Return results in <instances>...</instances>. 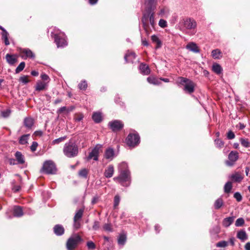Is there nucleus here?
<instances>
[{"mask_svg": "<svg viewBox=\"0 0 250 250\" xmlns=\"http://www.w3.org/2000/svg\"><path fill=\"white\" fill-rule=\"evenodd\" d=\"M120 202V196L118 195H116L114 197V208H116L119 205Z\"/></svg>", "mask_w": 250, "mask_h": 250, "instance_id": "nucleus-47", "label": "nucleus"}, {"mask_svg": "<svg viewBox=\"0 0 250 250\" xmlns=\"http://www.w3.org/2000/svg\"><path fill=\"white\" fill-rule=\"evenodd\" d=\"M16 160L13 158H10L8 159V162L10 165H15L18 164L17 162H16Z\"/></svg>", "mask_w": 250, "mask_h": 250, "instance_id": "nucleus-63", "label": "nucleus"}, {"mask_svg": "<svg viewBox=\"0 0 250 250\" xmlns=\"http://www.w3.org/2000/svg\"><path fill=\"white\" fill-rule=\"evenodd\" d=\"M15 156L17 162V164L21 165L24 164L25 158L21 152L17 151L15 154Z\"/></svg>", "mask_w": 250, "mask_h": 250, "instance_id": "nucleus-18", "label": "nucleus"}, {"mask_svg": "<svg viewBox=\"0 0 250 250\" xmlns=\"http://www.w3.org/2000/svg\"><path fill=\"white\" fill-rule=\"evenodd\" d=\"M41 77L42 79L44 81H47L48 82L50 80L49 76L44 73L42 74L41 75Z\"/></svg>", "mask_w": 250, "mask_h": 250, "instance_id": "nucleus-61", "label": "nucleus"}, {"mask_svg": "<svg viewBox=\"0 0 250 250\" xmlns=\"http://www.w3.org/2000/svg\"><path fill=\"white\" fill-rule=\"evenodd\" d=\"M152 10H148L146 13L143 14L142 19V22L143 25V27L146 32H148V23L147 21H149L150 24L152 27H154L155 25L154 20V13L152 12Z\"/></svg>", "mask_w": 250, "mask_h": 250, "instance_id": "nucleus-4", "label": "nucleus"}, {"mask_svg": "<svg viewBox=\"0 0 250 250\" xmlns=\"http://www.w3.org/2000/svg\"><path fill=\"white\" fill-rule=\"evenodd\" d=\"M139 141L140 137L137 134H129L126 139V143L129 146H135L139 144Z\"/></svg>", "mask_w": 250, "mask_h": 250, "instance_id": "nucleus-8", "label": "nucleus"}, {"mask_svg": "<svg viewBox=\"0 0 250 250\" xmlns=\"http://www.w3.org/2000/svg\"><path fill=\"white\" fill-rule=\"evenodd\" d=\"M8 33L7 31L2 32V38L4 41V43L6 45L9 44V42L8 40Z\"/></svg>", "mask_w": 250, "mask_h": 250, "instance_id": "nucleus-38", "label": "nucleus"}, {"mask_svg": "<svg viewBox=\"0 0 250 250\" xmlns=\"http://www.w3.org/2000/svg\"><path fill=\"white\" fill-rule=\"evenodd\" d=\"M232 188V184L231 182H228L225 185L224 191L226 193H229L230 191Z\"/></svg>", "mask_w": 250, "mask_h": 250, "instance_id": "nucleus-39", "label": "nucleus"}, {"mask_svg": "<svg viewBox=\"0 0 250 250\" xmlns=\"http://www.w3.org/2000/svg\"><path fill=\"white\" fill-rule=\"evenodd\" d=\"M159 25L162 28H165L167 26V22L164 19H160L159 21Z\"/></svg>", "mask_w": 250, "mask_h": 250, "instance_id": "nucleus-53", "label": "nucleus"}, {"mask_svg": "<svg viewBox=\"0 0 250 250\" xmlns=\"http://www.w3.org/2000/svg\"><path fill=\"white\" fill-rule=\"evenodd\" d=\"M24 125L28 128H31L34 124V121L31 118H26L24 121Z\"/></svg>", "mask_w": 250, "mask_h": 250, "instance_id": "nucleus-33", "label": "nucleus"}, {"mask_svg": "<svg viewBox=\"0 0 250 250\" xmlns=\"http://www.w3.org/2000/svg\"><path fill=\"white\" fill-rule=\"evenodd\" d=\"M216 147L218 148H222L224 145L223 141L219 139H216L214 141Z\"/></svg>", "mask_w": 250, "mask_h": 250, "instance_id": "nucleus-44", "label": "nucleus"}, {"mask_svg": "<svg viewBox=\"0 0 250 250\" xmlns=\"http://www.w3.org/2000/svg\"><path fill=\"white\" fill-rule=\"evenodd\" d=\"M80 220H73V227L75 229H78L81 227Z\"/></svg>", "mask_w": 250, "mask_h": 250, "instance_id": "nucleus-52", "label": "nucleus"}, {"mask_svg": "<svg viewBox=\"0 0 250 250\" xmlns=\"http://www.w3.org/2000/svg\"><path fill=\"white\" fill-rule=\"evenodd\" d=\"M184 27L190 30H194L197 27V22L195 20L188 18L183 20Z\"/></svg>", "mask_w": 250, "mask_h": 250, "instance_id": "nucleus-9", "label": "nucleus"}, {"mask_svg": "<svg viewBox=\"0 0 250 250\" xmlns=\"http://www.w3.org/2000/svg\"><path fill=\"white\" fill-rule=\"evenodd\" d=\"M83 118V115L81 113H76L74 115V119L76 122H80Z\"/></svg>", "mask_w": 250, "mask_h": 250, "instance_id": "nucleus-42", "label": "nucleus"}, {"mask_svg": "<svg viewBox=\"0 0 250 250\" xmlns=\"http://www.w3.org/2000/svg\"><path fill=\"white\" fill-rule=\"evenodd\" d=\"M103 229L104 230H105L106 231H112L111 225V224H110V223L105 224L103 226Z\"/></svg>", "mask_w": 250, "mask_h": 250, "instance_id": "nucleus-50", "label": "nucleus"}, {"mask_svg": "<svg viewBox=\"0 0 250 250\" xmlns=\"http://www.w3.org/2000/svg\"><path fill=\"white\" fill-rule=\"evenodd\" d=\"M20 81L24 84L28 83L29 82V80L28 79V76H23L22 77H20Z\"/></svg>", "mask_w": 250, "mask_h": 250, "instance_id": "nucleus-56", "label": "nucleus"}, {"mask_svg": "<svg viewBox=\"0 0 250 250\" xmlns=\"http://www.w3.org/2000/svg\"><path fill=\"white\" fill-rule=\"evenodd\" d=\"M54 232L58 236L62 235L64 232V229L63 226L61 225H56L54 226Z\"/></svg>", "mask_w": 250, "mask_h": 250, "instance_id": "nucleus-17", "label": "nucleus"}, {"mask_svg": "<svg viewBox=\"0 0 250 250\" xmlns=\"http://www.w3.org/2000/svg\"><path fill=\"white\" fill-rule=\"evenodd\" d=\"M212 71L217 74L222 73L223 69L221 65L217 63H213L212 66Z\"/></svg>", "mask_w": 250, "mask_h": 250, "instance_id": "nucleus-26", "label": "nucleus"}, {"mask_svg": "<svg viewBox=\"0 0 250 250\" xmlns=\"http://www.w3.org/2000/svg\"><path fill=\"white\" fill-rule=\"evenodd\" d=\"M238 158V153L235 151H231L228 156L229 160L226 161V165L229 167L233 166Z\"/></svg>", "mask_w": 250, "mask_h": 250, "instance_id": "nucleus-10", "label": "nucleus"}, {"mask_svg": "<svg viewBox=\"0 0 250 250\" xmlns=\"http://www.w3.org/2000/svg\"><path fill=\"white\" fill-rule=\"evenodd\" d=\"M86 245L89 249L94 250L96 248L95 244L92 241H88Z\"/></svg>", "mask_w": 250, "mask_h": 250, "instance_id": "nucleus-55", "label": "nucleus"}, {"mask_svg": "<svg viewBox=\"0 0 250 250\" xmlns=\"http://www.w3.org/2000/svg\"><path fill=\"white\" fill-rule=\"evenodd\" d=\"M38 144L36 142H33L32 144L30 146V149L32 152H34L36 150Z\"/></svg>", "mask_w": 250, "mask_h": 250, "instance_id": "nucleus-58", "label": "nucleus"}, {"mask_svg": "<svg viewBox=\"0 0 250 250\" xmlns=\"http://www.w3.org/2000/svg\"><path fill=\"white\" fill-rule=\"evenodd\" d=\"M233 196H234V198H235V199L236 200V201L237 202H240L242 200V196L241 195V194L238 192H235Z\"/></svg>", "mask_w": 250, "mask_h": 250, "instance_id": "nucleus-54", "label": "nucleus"}, {"mask_svg": "<svg viewBox=\"0 0 250 250\" xmlns=\"http://www.w3.org/2000/svg\"><path fill=\"white\" fill-rule=\"evenodd\" d=\"M83 211L84 209L82 208L78 210L75 213L73 220H80L83 216Z\"/></svg>", "mask_w": 250, "mask_h": 250, "instance_id": "nucleus-32", "label": "nucleus"}, {"mask_svg": "<svg viewBox=\"0 0 250 250\" xmlns=\"http://www.w3.org/2000/svg\"><path fill=\"white\" fill-rule=\"evenodd\" d=\"M92 119L96 123H100L102 120V114L100 112H94L92 115Z\"/></svg>", "mask_w": 250, "mask_h": 250, "instance_id": "nucleus-28", "label": "nucleus"}, {"mask_svg": "<svg viewBox=\"0 0 250 250\" xmlns=\"http://www.w3.org/2000/svg\"><path fill=\"white\" fill-rule=\"evenodd\" d=\"M66 139V136H64V137H60L59 138L56 139H55V140L53 141L52 144H53V145L58 144L60 143H61V142L63 141L64 140H65Z\"/></svg>", "mask_w": 250, "mask_h": 250, "instance_id": "nucleus-48", "label": "nucleus"}, {"mask_svg": "<svg viewBox=\"0 0 250 250\" xmlns=\"http://www.w3.org/2000/svg\"><path fill=\"white\" fill-rule=\"evenodd\" d=\"M244 223V219L243 218H239L235 221V225L236 227H241Z\"/></svg>", "mask_w": 250, "mask_h": 250, "instance_id": "nucleus-43", "label": "nucleus"}, {"mask_svg": "<svg viewBox=\"0 0 250 250\" xmlns=\"http://www.w3.org/2000/svg\"><path fill=\"white\" fill-rule=\"evenodd\" d=\"M47 86V83L39 81L37 83L36 90L41 91L44 90Z\"/></svg>", "mask_w": 250, "mask_h": 250, "instance_id": "nucleus-27", "label": "nucleus"}, {"mask_svg": "<svg viewBox=\"0 0 250 250\" xmlns=\"http://www.w3.org/2000/svg\"><path fill=\"white\" fill-rule=\"evenodd\" d=\"M20 52L21 57L24 59L27 58L32 59H34L35 58L34 54L28 48L21 49Z\"/></svg>", "mask_w": 250, "mask_h": 250, "instance_id": "nucleus-13", "label": "nucleus"}, {"mask_svg": "<svg viewBox=\"0 0 250 250\" xmlns=\"http://www.w3.org/2000/svg\"><path fill=\"white\" fill-rule=\"evenodd\" d=\"M118 170L119 175L115 177L113 180L123 186H128L130 183L131 177L127 163L124 162L120 163L118 166Z\"/></svg>", "mask_w": 250, "mask_h": 250, "instance_id": "nucleus-1", "label": "nucleus"}, {"mask_svg": "<svg viewBox=\"0 0 250 250\" xmlns=\"http://www.w3.org/2000/svg\"><path fill=\"white\" fill-rule=\"evenodd\" d=\"M157 0H145V4L147 6L148 10H153L156 7Z\"/></svg>", "mask_w": 250, "mask_h": 250, "instance_id": "nucleus-20", "label": "nucleus"}, {"mask_svg": "<svg viewBox=\"0 0 250 250\" xmlns=\"http://www.w3.org/2000/svg\"><path fill=\"white\" fill-rule=\"evenodd\" d=\"M151 40L153 42L157 43L158 44H161V42L156 35H153L151 36Z\"/></svg>", "mask_w": 250, "mask_h": 250, "instance_id": "nucleus-57", "label": "nucleus"}, {"mask_svg": "<svg viewBox=\"0 0 250 250\" xmlns=\"http://www.w3.org/2000/svg\"><path fill=\"white\" fill-rule=\"evenodd\" d=\"M5 58L7 62L10 65H14L17 62V57L14 55L7 54Z\"/></svg>", "mask_w": 250, "mask_h": 250, "instance_id": "nucleus-19", "label": "nucleus"}, {"mask_svg": "<svg viewBox=\"0 0 250 250\" xmlns=\"http://www.w3.org/2000/svg\"><path fill=\"white\" fill-rule=\"evenodd\" d=\"M186 48L194 53H199L200 52V49L197 44L193 42L188 43L186 45Z\"/></svg>", "mask_w": 250, "mask_h": 250, "instance_id": "nucleus-16", "label": "nucleus"}, {"mask_svg": "<svg viewBox=\"0 0 250 250\" xmlns=\"http://www.w3.org/2000/svg\"><path fill=\"white\" fill-rule=\"evenodd\" d=\"M51 36L54 38L58 47H63L67 45L66 37L64 33L58 29H53L51 32Z\"/></svg>", "mask_w": 250, "mask_h": 250, "instance_id": "nucleus-2", "label": "nucleus"}, {"mask_svg": "<svg viewBox=\"0 0 250 250\" xmlns=\"http://www.w3.org/2000/svg\"><path fill=\"white\" fill-rule=\"evenodd\" d=\"M63 152L64 154L68 158L74 157L78 154V146L75 143L69 142L65 144Z\"/></svg>", "mask_w": 250, "mask_h": 250, "instance_id": "nucleus-3", "label": "nucleus"}, {"mask_svg": "<svg viewBox=\"0 0 250 250\" xmlns=\"http://www.w3.org/2000/svg\"><path fill=\"white\" fill-rule=\"evenodd\" d=\"M245 250H250V242H247L245 245Z\"/></svg>", "mask_w": 250, "mask_h": 250, "instance_id": "nucleus-64", "label": "nucleus"}, {"mask_svg": "<svg viewBox=\"0 0 250 250\" xmlns=\"http://www.w3.org/2000/svg\"><path fill=\"white\" fill-rule=\"evenodd\" d=\"M169 11L167 8H164L160 10L158 13V15L162 17H167L168 15Z\"/></svg>", "mask_w": 250, "mask_h": 250, "instance_id": "nucleus-35", "label": "nucleus"}, {"mask_svg": "<svg viewBox=\"0 0 250 250\" xmlns=\"http://www.w3.org/2000/svg\"><path fill=\"white\" fill-rule=\"evenodd\" d=\"M64 111L67 113V107H66V106H62L58 110L57 112L58 113H61Z\"/></svg>", "mask_w": 250, "mask_h": 250, "instance_id": "nucleus-62", "label": "nucleus"}, {"mask_svg": "<svg viewBox=\"0 0 250 250\" xmlns=\"http://www.w3.org/2000/svg\"><path fill=\"white\" fill-rule=\"evenodd\" d=\"M211 56L215 59H219L222 57L221 52L218 49L213 50L211 52Z\"/></svg>", "mask_w": 250, "mask_h": 250, "instance_id": "nucleus-30", "label": "nucleus"}, {"mask_svg": "<svg viewBox=\"0 0 250 250\" xmlns=\"http://www.w3.org/2000/svg\"><path fill=\"white\" fill-rule=\"evenodd\" d=\"M25 63L24 62H21L18 66L16 68L15 71L16 73H18L23 70L24 68L25 67Z\"/></svg>", "mask_w": 250, "mask_h": 250, "instance_id": "nucleus-41", "label": "nucleus"}, {"mask_svg": "<svg viewBox=\"0 0 250 250\" xmlns=\"http://www.w3.org/2000/svg\"><path fill=\"white\" fill-rule=\"evenodd\" d=\"M234 217H229L224 219L222 222V224L224 227L227 228L229 227L234 221Z\"/></svg>", "mask_w": 250, "mask_h": 250, "instance_id": "nucleus-22", "label": "nucleus"}, {"mask_svg": "<svg viewBox=\"0 0 250 250\" xmlns=\"http://www.w3.org/2000/svg\"><path fill=\"white\" fill-rule=\"evenodd\" d=\"M140 70L141 72L144 75H148L150 73V69L148 65L146 64L141 63L140 65Z\"/></svg>", "mask_w": 250, "mask_h": 250, "instance_id": "nucleus-25", "label": "nucleus"}, {"mask_svg": "<svg viewBox=\"0 0 250 250\" xmlns=\"http://www.w3.org/2000/svg\"><path fill=\"white\" fill-rule=\"evenodd\" d=\"M223 201L221 198L217 199L214 202V208L216 209H218L223 206Z\"/></svg>", "mask_w": 250, "mask_h": 250, "instance_id": "nucleus-34", "label": "nucleus"}, {"mask_svg": "<svg viewBox=\"0 0 250 250\" xmlns=\"http://www.w3.org/2000/svg\"><path fill=\"white\" fill-rule=\"evenodd\" d=\"M235 134L232 131H229L227 133V138L229 139H233L235 138Z\"/></svg>", "mask_w": 250, "mask_h": 250, "instance_id": "nucleus-60", "label": "nucleus"}, {"mask_svg": "<svg viewBox=\"0 0 250 250\" xmlns=\"http://www.w3.org/2000/svg\"><path fill=\"white\" fill-rule=\"evenodd\" d=\"M108 125L113 131H117L121 130L124 126L122 122L119 120H114L109 122Z\"/></svg>", "mask_w": 250, "mask_h": 250, "instance_id": "nucleus-11", "label": "nucleus"}, {"mask_svg": "<svg viewBox=\"0 0 250 250\" xmlns=\"http://www.w3.org/2000/svg\"><path fill=\"white\" fill-rule=\"evenodd\" d=\"M229 178L232 182L239 183L243 179L242 173L240 172H234L229 176Z\"/></svg>", "mask_w": 250, "mask_h": 250, "instance_id": "nucleus-12", "label": "nucleus"}, {"mask_svg": "<svg viewBox=\"0 0 250 250\" xmlns=\"http://www.w3.org/2000/svg\"><path fill=\"white\" fill-rule=\"evenodd\" d=\"M83 241L81 236L78 234L72 235L67 240L66 248L67 250H74L78 245Z\"/></svg>", "mask_w": 250, "mask_h": 250, "instance_id": "nucleus-5", "label": "nucleus"}, {"mask_svg": "<svg viewBox=\"0 0 250 250\" xmlns=\"http://www.w3.org/2000/svg\"><path fill=\"white\" fill-rule=\"evenodd\" d=\"M57 169L54 163L48 160L44 162L41 171L48 174H53L56 172Z\"/></svg>", "mask_w": 250, "mask_h": 250, "instance_id": "nucleus-7", "label": "nucleus"}, {"mask_svg": "<svg viewBox=\"0 0 250 250\" xmlns=\"http://www.w3.org/2000/svg\"><path fill=\"white\" fill-rule=\"evenodd\" d=\"M126 237L125 234H120L118 240L119 244L121 245H124L126 242Z\"/></svg>", "mask_w": 250, "mask_h": 250, "instance_id": "nucleus-37", "label": "nucleus"}, {"mask_svg": "<svg viewBox=\"0 0 250 250\" xmlns=\"http://www.w3.org/2000/svg\"><path fill=\"white\" fill-rule=\"evenodd\" d=\"M99 153V148L97 147H95L89 153L88 156L87 157V159L89 160L93 159L95 161H97L98 160Z\"/></svg>", "mask_w": 250, "mask_h": 250, "instance_id": "nucleus-14", "label": "nucleus"}, {"mask_svg": "<svg viewBox=\"0 0 250 250\" xmlns=\"http://www.w3.org/2000/svg\"><path fill=\"white\" fill-rule=\"evenodd\" d=\"M136 58V55L134 52H129L125 56V59L126 62H132Z\"/></svg>", "mask_w": 250, "mask_h": 250, "instance_id": "nucleus-29", "label": "nucleus"}, {"mask_svg": "<svg viewBox=\"0 0 250 250\" xmlns=\"http://www.w3.org/2000/svg\"><path fill=\"white\" fill-rule=\"evenodd\" d=\"M29 134H25L22 135L19 139V143L21 145H25L27 143Z\"/></svg>", "mask_w": 250, "mask_h": 250, "instance_id": "nucleus-31", "label": "nucleus"}, {"mask_svg": "<svg viewBox=\"0 0 250 250\" xmlns=\"http://www.w3.org/2000/svg\"><path fill=\"white\" fill-rule=\"evenodd\" d=\"M79 88L81 90H85L87 88V84L85 81H82L78 85Z\"/></svg>", "mask_w": 250, "mask_h": 250, "instance_id": "nucleus-46", "label": "nucleus"}, {"mask_svg": "<svg viewBox=\"0 0 250 250\" xmlns=\"http://www.w3.org/2000/svg\"><path fill=\"white\" fill-rule=\"evenodd\" d=\"M100 226V223L99 221H95L94 222V224L92 227V229L94 230H97L99 229Z\"/></svg>", "mask_w": 250, "mask_h": 250, "instance_id": "nucleus-59", "label": "nucleus"}, {"mask_svg": "<svg viewBox=\"0 0 250 250\" xmlns=\"http://www.w3.org/2000/svg\"><path fill=\"white\" fill-rule=\"evenodd\" d=\"M13 214L15 217H21L23 214L22 208L20 206H15L14 208Z\"/></svg>", "mask_w": 250, "mask_h": 250, "instance_id": "nucleus-24", "label": "nucleus"}, {"mask_svg": "<svg viewBox=\"0 0 250 250\" xmlns=\"http://www.w3.org/2000/svg\"><path fill=\"white\" fill-rule=\"evenodd\" d=\"M216 246L217 247L225 248L228 246V242L225 241H222L217 243Z\"/></svg>", "mask_w": 250, "mask_h": 250, "instance_id": "nucleus-51", "label": "nucleus"}, {"mask_svg": "<svg viewBox=\"0 0 250 250\" xmlns=\"http://www.w3.org/2000/svg\"><path fill=\"white\" fill-rule=\"evenodd\" d=\"M87 174H88V171L85 168L81 169L79 172V176L85 178H86L87 177Z\"/></svg>", "mask_w": 250, "mask_h": 250, "instance_id": "nucleus-45", "label": "nucleus"}, {"mask_svg": "<svg viewBox=\"0 0 250 250\" xmlns=\"http://www.w3.org/2000/svg\"><path fill=\"white\" fill-rule=\"evenodd\" d=\"M240 142L241 145L245 147H249L250 146V143L248 139L241 138L240 139Z\"/></svg>", "mask_w": 250, "mask_h": 250, "instance_id": "nucleus-36", "label": "nucleus"}, {"mask_svg": "<svg viewBox=\"0 0 250 250\" xmlns=\"http://www.w3.org/2000/svg\"><path fill=\"white\" fill-rule=\"evenodd\" d=\"M237 237L243 242L248 239V235L246 231L243 230L238 231L237 233Z\"/></svg>", "mask_w": 250, "mask_h": 250, "instance_id": "nucleus-23", "label": "nucleus"}, {"mask_svg": "<svg viewBox=\"0 0 250 250\" xmlns=\"http://www.w3.org/2000/svg\"><path fill=\"white\" fill-rule=\"evenodd\" d=\"M147 81L149 83L153 84H158L159 83V80L154 77H148L147 78Z\"/></svg>", "mask_w": 250, "mask_h": 250, "instance_id": "nucleus-40", "label": "nucleus"}, {"mask_svg": "<svg viewBox=\"0 0 250 250\" xmlns=\"http://www.w3.org/2000/svg\"><path fill=\"white\" fill-rule=\"evenodd\" d=\"M180 83L184 85V90L188 93L191 94L194 91L195 84L190 80L184 78H180Z\"/></svg>", "mask_w": 250, "mask_h": 250, "instance_id": "nucleus-6", "label": "nucleus"}, {"mask_svg": "<svg viewBox=\"0 0 250 250\" xmlns=\"http://www.w3.org/2000/svg\"><path fill=\"white\" fill-rule=\"evenodd\" d=\"M114 172V166L112 165H110L105 168L104 176L107 178H111L113 175Z\"/></svg>", "mask_w": 250, "mask_h": 250, "instance_id": "nucleus-15", "label": "nucleus"}, {"mask_svg": "<svg viewBox=\"0 0 250 250\" xmlns=\"http://www.w3.org/2000/svg\"><path fill=\"white\" fill-rule=\"evenodd\" d=\"M11 114V110L10 109H6L1 112V116L4 118H7L10 116Z\"/></svg>", "mask_w": 250, "mask_h": 250, "instance_id": "nucleus-49", "label": "nucleus"}, {"mask_svg": "<svg viewBox=\"0 0 250 250\" xmlns=\"http://www.w3.org/2000/svg\"><path fill=\"white\" fill-rule=\"evenodd\" d=\"M114 156V151L112 148H108L106 149L104 153V157L106 159L112 160Z\"/></svg>", "mask_w": 250, "mask_h": 250, "instance_id": "nucleus-21", "label": "nucleus"}]
</instances>
